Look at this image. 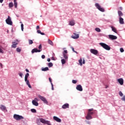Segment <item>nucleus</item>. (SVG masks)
Wrapping results in <instances>:
<instances>
[{
  "label": "nucleus",
  "instance_id": "obj_24",
  "mask_svg": "<svg viewBox=\"0 0 125 125\" xmlns=\"http://www.w3.org/2000/svg\"><path fill=\"white\" fill-rule=\"evenodd\" d=\"M111 28L112 29V31L117 34V29H116V28L114 27L113 26H111Z\"/></svg>",
  "mask_w": 125,
  "mask_h": 125
},
{
  "label": "nucleus",
  "instance_id": "obj_37",
  "mask_svg": "<svg viewBox=\"0 0 125 125\" xmlns=\"http://www.w3.org/2000/svg\"><path fill=\"white\" fill-rule=\"evenodd\" d=\"M71 48L72 51H73V52H75V53H77V54H78V52L77 51H75V49L73 47H71Z\"/></svg>",
  "mask_w": 125,
  "mask_h": 125
},
{
  "label": "nucleus",
  "instance_id": "obj_6",
  "mask_svg": "<svg viewBox=\"0 0 125 125\" xmlns=\"http://www.w3.org/2000/svg\"><path fill=\"white\" fill-rule=\"evenodd\" d=\"M95 6L97 7V8L100 10V11H102V12H104L105 11V10H104V8H101V6L100 5H99L98 3H96L95 4Z\"/></svg>",
  "mask_w": 125,
  "mask_h": 125
},
{
  "label": "nucleus",
  "instance_id": "obj_30",
  "mask_svg": "<svg viewBox=\"0 0 125 125\" xmlns=\"http://www.w3.org/2000/svg\"><path fill=\"white\" fill-rule=\"evenodd\" d=\"M38 34H41V35H42V36L44 35V33H42L41 31L40 30H37Z\"/></svg>",
  "mask_w": 125,
  "mask_h": 125
},
{
  "label": "nucleus",
  "instance_id": "obj_32",
  "mask_svg": "<svg viewBox=\"0 0 125 125\" xmlns=\"http://www.w3.org/2000/svg\"><path fill=\"white\" fill-rule=\"evenodd\" d=\"M48 66L49 68H51V67H53V63H52V62H49L48 64Z\"/></svg>",
  "mask_w": 125,
  "mask_h": 125
},
{
  "label": "nucleus",
  "instance_id": "obj_7",
  "mask_svg": "<svg viewBox=\"0 0 125 125\" xmlns=\"http://www.w3.org/2000/svg\"><path fill=\"white\" fill-rule=\"evenodd\" d=\"M6 24L8 25H12V21H11V18L9 16H8V18L5 20Z\"/></svg>",
  "mask_w": 125,
  "mask_h": 125
},
{
  "label": "nucleus",
  "instance_id": "obj_51",
  "mask_svg": "<svg viewBox=\"0 0 125 125\" xmlns=\"http://www.w3.org/2000/svg\"><path fill=\"white\" fill-rule=\"evenodd\" d=\"M77 83V81L76 80H72V83Z\"/></svg>",
  "mask_w": 125,
  "mask_h": 125
},
{
  "label": "nucleus",
  "instance_id": "obj_11",
  "mask_svg": "<svg viewBox=\"0 0 125 125\" xmlns=\"http://www.w3.org/2000/svg\"><path fill=\"white\" fill-rule=\"evenodd\" d=\"M76 89L79 91H83V87L81 85H78L76 87Z\"/></svg>",
  "mask_w": 125,
  "mask_h": 125
},
{
  "label": "nucleus",
  "instance_id": "obj_56",
  "mask_svg": "<svg viewBox=\"0 0 125 125\" xmlns=\"http://www.w3.org/2000/svg\"><path fill=\"white\" fill-rule=\"evenodd\" d=\"M25 71H26V72H27V73H29V71L28 69H25Z\"/></svg>",
  "mask_w": 125,
  "mask_h": 125
},
{
  "label": "nucleus",
  "instance_id": "obj_21",
  "mask_svg": "<svg viewBox=\"0 0 125 125\" xmlns=\"http://www.w3.org/2000/svg\"><path fill=\"white\" fill-rule=\"evenodd\" d=\"M32 103L33 105H34V106H39V103H38L37 102L33 100L32 101Z\"/></svg>",
  "mask_w": 125,
  "mask_h": 125
},
{
  "label": "nucleus",
  "instance_id": "obj_33",
  "mask_svg": "<svg viewBox=\"0 0 125 125\" xmlns=\"http://www.w3.org/2000/svg\"><path fill=\"white\" fill-rule=\"evenodd\" d=\"M61 62H62V65H64V64H65V63H66V60L62 59L61 60Z\"/></svg>",
  "mask_w": 125,
  "mask_h": 125
},
{
  "label": "nucleus",
  "instance_id": "obj_53",
  "mask_svg": "<svg viewBox=\"0 0 125 125\" xmlns=\"http://www.w3.org/2000/svg\"><path fill=\"white\" fill-rule=\"evenodd\" d=\"M36 29H37V30H39V29H40V26H39V25L37 26Z\"/></svg>",
  "mask_w": 125,
  "mask_h": 125
},
{
  "label": "nucleus",
  "instance_id": "obj_38",
  "mask_svg": "<svg viewBox=\"0 0 125 125\" xmlns=\"http://www.w3.org/2000/svg\"><path fill=\"white\" fill-rule=\"evenodd\" d=\"M31 111L32 112V113H37V110H36V109L33 108V109H31Z\"/></svg>",
  "mask_w": 125,
  "mask_h": 125
},
{
  "label": "nucleus",
  "instance_id": "obj_43",
  "mask_svg": "<svg viewBox=\"0 0 125 125\" xmlns=\"http://www.w3.org/2000/svg\"><path fill=\"white\" fill-rule=\"evenodd\" d=\"M67 53H68V51L66 50H64L63 52V54H67Z\"/></svg>",
  "mask_w": 125,
  "mask_h": 125
},
{
  "label": "nucleus",
  "instance_id": "obj_55",
  "mask_svg": "<svg viewBox=\"0 0 125 125\" xmlns=\"http://www.w3.org/2000/svg\"><path fill=\"white\" fill-rule=\"evenodd\" d=\"M3 0H0V3H2Z\"/></svg>",
  "mask_w": 125,
  "mask_h": 125
},
{
  "label": "nucleus",
  "instance_id": "obj_36",
  "mask_svg": "<svg viewBox=\"0 0 125 125\" xmlns=\"http://www.w3.org/2000/svg\"><path fill=\"white\" fill-rule=\"evenodd\" d=\"M95 31H96V32H101V30L99 28H96Z\"/></svg>",
  "mask_w": 125,
  "mask_h": 125
},
{
  "label": "nucleus",
  "instance_id": "obj_49",
  "mask_svg": "<svg viewBox=\"0 0 125 125\" xmlns=\"http://www.w3.org/2000/svg\"><path fill=\"white\" fill-rule=\"evenodd\" d=\"M42 59H44V58H45V56H44V55H42Z\"/></svg>",
  "mask_w": 125,
  "mask_h": 125
},
{
  "label": "nucleus",
  "instance_id": "obj_46",
  "mask_svg": "<svg viewBox=\"0 0 125 125\" xmlns=\"http://www.w3.org/2000/svg\"><path fill=\"white\" fill-rule=\"evenodd\" d=\"M120 51H121V52H124V51H125V50H124V48H120Z\"/></svg>",
  "mask_w": 125,
  "mask_h": 125
},
{
  "label": "nucleus",
  "instance_id": "obj_29",
  "mask_svg": "<svg viewBox=\"0 0 125 125\" xmlns=\"http://www.w3.org/2000/svg\"><path fill=\"white\" fill-rule=\"evenodd\" d=\"M14 6L16 8H17V0H14Z\"/></svg>",
  "mask_w": 125,
  "mask_h": 125
},
{
  "label": "nucleus",
  "instance_id": "obj_18",
  "mask_svg": "<svg viewBox=\"0 0 125 125\" xmlns=\"http://www.w3.org/2000/svg\"><path fill=\"white\" fill-rule=\"evenodd\" d=\"M12 47H13L14 48H16V47H17V44H18V43L17 42H12Z\"/></svg>",
  "mask_w": 125,
  "mask_h": 125
},
{
  "label": "nucleus",
  "instance_id": "obj_59",
  "mask_svg": "<svg viewBox=\"0 0 125 125\" xmlns=\"http://www.w3.org/2000/svg\"><path fill=\"white\" fill-rule=\"evenodd\" d=\"M108 86H106L105 88H107Z\"/></svg>",
  "mask_w": 125,
  "mask_h": 125
},
{
  "label": "nucleus",
  "instance_id": "obj_31",
  "mask_svg": "<svg viewBox=\"0 0 125 125\" xmlns=\"http://www.w3.org/2000/svg\"><path fill=\"white\" fill-rule=\"evenodd\" d=\"M48 42L49 44H50L51 45H53V42L51 41L50 40L48 39Z\"/></svg>",
  "mask_w": 125,
  "mask_h": 125
},
{
  "label": "nucleus",
  "instance_id": "obj_40",
  "mask_svg": "<svg viewBox=\"0 0 125 125\" xmlns=\"http://www.w3.org/2000/svg\"><path fill=\"white\" fill-rule=\"evenodd\" d=\"M16 51L17 52H21V49L20 48H17Z\"/></svg>",
  "mask_w": 125,
  "mask_h": 125
},
{
  "label": "nucleus",
  "instance_id": "obj_12",
  "mask_svg": "<svg viewBox=\"0 0 125 125\" xmlns=\"http://www.w3.org/2000/svg\"><path fill=\"white\" fill-rule=\"evenodd\" d=\"M118 82L121 85H123L124 84V79H123V78L118 79Z\"/></svg>",
  "mask_w": 125,
  "mask_h": 125
},
{
  "label": "nucleus",
  "instance_id": "obj_47",
  "mask_svg": "<svg viewBox=\"0 0 125 125\" xmlns=\"http://www.w3.org/2000/svg\"><path fill=\"white\" fill-rule=\"evenodd\" d=\"M83 64H85V60H84V58L83 59Z\"/></svg>",
  "mask_w": 125,
  "mask_h": 125
},
{
  "label": "nucleus",
  "instance_id": "obj_4",
  "mask_svg": "<svg viewBox=\"0 0 125 125\" xmlns=\"http://www.w3.org/2000/svg\"><path fill=\"white\" fill-rule=\"evenodd\" d=\"M14 119H15V120H16L17 121H20V120H23V119H24V117L21 115L14 114Z\"/></svg>",
  "mask_w": 125,
  "mask_h": 125
},
{
  "label": "nucleus",
  "instance_id": "obj_48",
  "mask_svg": "<svg viewBox=\"0 0 125 125\" xmlns=\"http://www.w3.org/2000/svg\"><path fill=\"white\" fill-rule=\"evenodd\" d=\"M52 85V90H54V88L53 87V83H51Z\"/></svg>",
  "mask_w": 125,
  "mask_h": 125
},
{
  "label": "nucleus",
  "instance_id": "obj_9",
  "mask_svg": "<svg viewBox=\"0 0 125 125\" xmlns=\"http://www.w3.org/2000/svg\"><path fill=\"white\" fill-rule=\"evenodd\" d=\"M108 37L110 40H117L118 39V37L114 35H109Z\"/></svg>",
  "mask_w": 125,
  "mask_h": 125
},
{
  "label": "nucleus",
  "instance_id": "obj_25",
  "mask_svg": "<svg viewBox=\"0 0 125 125\" xmlns=\"http://www.w3.org/2000/svg\"><path fill=\"white\" fill-rule=\"evenodd\" d=\"M0 53L3 54V47L0 45Z\"/></svg>",
  "mask_w": 125,
  "mask_h": 125
},
{
  "label": "nucleus",
  "instance_id": "obj_60",
  "mask_svg": "<svg viewBox=\"0 0 125 125\" xmlns=\"http://www.w3.org/2000/svg\"><path fill=\"white\" fill-rule=\"evenodd\" d=\"M53 60H54V58H53Z\"/></svg>",
  "mask_w": 125,
  "mask_h": 125
},
{
  "label": "nucleus",
  "instance_id": "obj_34",
  "mask_svg": "<svg viewBox=\"0 0 125 125\" xmlns=\"http://www.w3.org/2000/svg\"><path fill=\"white\" fill-rule=\"evenodd\" d=\"M28 42H29V44H33V43H34V42H33V40H29Z\"/></svg>",
  "mask_w": 125,
  "mask_h": 125
},
{
  "label": "nucleus",
  "instance_id": "obj_27",
  "mask_svg": "<svg viewBox=\"0 0 125 125\" xmlns=\"http://www.w3.org/2000/svg\"><path fill=\"white\" fill-rule=\"evenodd\" d=\"M69 25H70V26H74V25H75V21H70Z\"/></svg>",
  "mask_w": 125,
  "mask_h": 125
},
{
  "label": "nucleus",
  "instance_id": "obj_45",
  "mask_svg": "<svg viewBox=\"0 0 125 125\" xmlns=\"http://www.w3.org/2000/svg\"><path fill=\"white\" fill-rule=\"evenodd\" d=\"M19 75L20 76V77H21V78H22V76H23V73H19Z\"/></svg>",
  "mask_w": 125,
  "mask_h": 125
},
{
  "label": "nucleus",
  "instance_id": "obj_28",
  "mask_svg": "<svg viewBox=\"0 0 125 125\" xmlns=\"http://www.w3.org/2000/svg\"><path fill=\"white\" fill-rule=\"evenodd\" d=\"M63 57L65 59V60H67L68 59V55L67 54H63Z\"/></svg>",
  "mask_w": 125,
  "mask_h": 125
},
{
  "label": "nucleus",
  "instance_id": "obj_39",
  "mask_svg": "<svg viewBox=\"0 0 125 125\" xmlns=\"http://www.w3.org/2000/svg\"><path fill=\"white\" fill-rule=\"evenodd\" d=\"M21 31H24V24L23 23L21 24Z\"/></svg>",
  "mask_w": 125,
  "mask_h": 125
},
{
  "label": "nucleus",
  "instance_id": "obj_3",
  "mask_svg": "<svg viewBox=\"0 0 125 125\" xmlns=\"http://www.w3.org/2000/svg\"><path fill=\"white\" fill-rule=\"evenodd\" d=\"M99 44L106 50H110V49H111V47L105 43L101 42L99 43Z\"/></svg>",
  "mask_w": 125,
  "mask_h": 125
},
{
  "label": "nucleus",
  "instance_id": "obj_1",
  "mask_svg": "<svg viewBox=\"0 0 125 125\" xmlns=\"http://www.w3.org/2000/svg\"><path fill=\"white\" fill-rule=\"evenodd\" d=\"M42 123V124H44V125H51V123H50V121L45 120L43 119V118H38L37 120V124L38 125H40Z\"/></svg>",
  "mask_w": 125,
  "mask_h": 125
},
{
  "label": "nucleus",
  "instance_id": "obj_5",
  "mask_svg": "<svg viewBox=\"0 0 125 125\" xmlns=\"http://www.w3.org/2000/svg\"><path fill=\"white\" fill-rule=\"evenodd\" d=\"M38 97L42 100V101H43L44 103L45 104H48V102H47V100H46V99L45 98L41 96V95H38Z\"/></svg>",
  "mask_w": 125,
  "mask_h": 125
},
{
  "label": "nucleus",
  "instance_id": "obj_26",
  "mask_svg": "<svg viewBox=\"0 0 125 125\" xmlns=\"http://www.w3.org/2000/svg\"><path fill=\"white\" fill-rule=\"evenodd\" d=\"M79 62L80 66H83V59L80 58V59L79 60Z\"/></svg>",
  "mask_w": 125,
  "mask_h": 125
},
{
  "label": "nucleus",
  "instance_id": "obj_16",
  "mask_svg": "<svg viewBox=\"0 0 125 125\" xmlns=\"http://www.w3.org/2000/svg\"><path fill=\"white\" fill-rule=\"evenodd\" d=\"M69 108V104H63L62 106V109H67V108Z\"/></svg>",
  "mask_w": 125,
  "mask_h": 125
},
{
  "label": "nucleus",
  "instance_id": "obj_22",
  "mask_svg": "<svg viewBox=\"0 0 125 125\" xmlns=\"http://www.w3.org/2000/svg\"><path fill=\"white\" fill-rule=\"evenodd\" d=\"M49 68H48V67H46L45 68L42 67V71H43V72H45L46 71H49Z\"/></svg>",
  "mask_w": 125,
  "mask_h": 125
},
{
  "label": "nucleus",
  "instance_id": "obj_10",
  "mask_svg": "<svg viewBox=\"0 0 125 125\" xmlns=\"http://www.w3.org/2000/svg\"><path fill=\"white\" fill-rule=\"evenodd\" d=\"M53 119L54 121H56V122H57V123H61V119L56 116H54Z\"/></svg>",
  "mask_w": 125,
  "mask_h": 125
},
{
  "label": "nucleus",
  "instance_id": "obj_57",
  "mask_svg": "<svg viewBox=\"0 0 125 125\" xmlns=\"http://www.w3.org/2000/svg\"><path fill=\"white\" fill-rule=\"evenodd\" d=\"M119 8H120V10H123V7H120Z\"/></svg>",
  "mask_w": 125,
  "mask_h": 125
},
{
  "label": "nucleus",
  "instance_id": "obj_54",
  "mask_svg": "<svg viewBox=\"0 0 125 125\" xmlns=\"http://www.w3.org/2000/svg\"><path fill=\"white\" fill-rule=\"evenodd\" d=\"M47 61H48V62H50V58L47 59Z\"/></svg>",
  "mask_w": 125,
  "mask_h": 125
},
{
  "label": "nucleus",
  "instance_id": "obj_41",
  "mask_svg": "<svg viewBox=\"0 0 125 125\" xmlns=\"http://www.w3.org/2000/svg\"><path fill=\"white\" fill-rule=\"evenodd\" d=\"M34 101H35L36 102H38V101H40L38 98H35L34 100H33Z\"/></svg>",
  "mask_w": 125,
  "mask_h": 125
},
{
  "label": "nucleus",
  "instance_id": "obj_58",
  "mask_svg": "<svg viewBox=\"0 0 125 125\" xmlns=\"http://www.w3.org/2000/svg\"><path fill=\"white\" fill-rule=\"evenodd\" d=\"M0 67H2V64L1 63H0Z\"/></svg>",
  "mask_w": 125,
  "mask_h": 125
},
{
  "label": "nucleus",
  "instance_id": "obj_2",
  "mask_svg": "<svg viewBox=\"0 0 125 125\" xmlns=\"http://www.w3.org/2000/svg\"><path fill=\"white\" fill-rule=\"evenodd\" d=\"M29 76H30L29 73L26 74L24 77V81L26 84L28 85V87H29V88H32V86H31V84H30V81H29L28 80V78H29Z\"/></svg>",
  "mask_w": 125,
  "mask_h": 125
},
{
  "label": "nucleus",
  "instance_id": "obj_50",
  "mask_svg": "<svg viewBox=\"0 0 125 125\" xmlns=\"http://www.w3.org/2000/svg\"><path fill=\"white\" fill-rule=\"evenodd\" d=\"M49 82H50V83H51H51H52V81H51V78H49Z\"/></svg>",
  "mask_w": 125,
  "mask_h": 125
},
{
  "label": "nucleus",
  "instance_id": "obj_42",
  "mask_svg": "<svg viewBox=\"0 0 125 125\" xmlns=\"http://www.w3.org/2000/svg\"><path fill=\"white\" fill-rule=\"evenodd\" d=\"M119 95H120V96H123V95H124V94H123V92H122V91H120L119 92Z\"/></svg>",
  "mask_w": 125,
  "mask_h": 125
},
{
  "label": "nucleus",
  "instance_id": "obj_13",
  "mask_svg": "<svg viewBox=\"0 0 125 125\" xmlns=\"http://www.w3.org/2000/svg\"><path fill=\"white\" fill-rule=\"evenodd\" d=\"M92 111H93V108H91L88 109V114L89 115H93L94 114V112H93Z\"/></svg>",
  "mask_w": 125,
  "mask_h": 125
},
{
  "label": "nucleus",
  "instance_id": "obj_17",
  "mask_svg": "<svg viewBox=\"0 0 125 125\" xmlns=\"http://www.w3.org/2000/svg\"><path fill=\"white\" fill-rule=\"evenodd\" d=\"M119 23H120L122 24H125V22L124 21V19H123V18H119Z\"/></svg>",
  "mask_w": 125,
  "mask_h": 125
},
{
  "label": "nucleus",
  "instance_id": "obj_14",
  "mask_svg": "<svg viewBox=\"0 0 125 125\" xmlns=\"http://www.w3.org/2000/svg\"><path fill=\"white\" fill-rule=\"evenodd\" d=\"M71 37H72V39H79L80 36H79V34L74 33V35H72Z\"/></svg>",
  "mask_w": 125,
  "mask_h": 125
},
{
  "label": "nucleus",
  "instance_id": "obj_19",
  "mask_svg": "<svg viewBox=\"0 0 125 125\" xmlns=\"http://www.w3.org/2000/svg\"><path fill=\"white\" fill-rule=\"evenodd\" d=\"M86 120H91L92 119V117L90 114H88L87 113V116H86Z\"/></svg>",
  "mask_w": 125,
  "mask_h": 125
},
{
  "label": "nucleus",
  "instance_id": "obj_44",
  "mask_svg": "<svg viewBox=\"0 0 125 125\" xmlns=\"http://www.w3.org/2000/svg\"><path fill=\"white\" fill-rule=\"evenodd\" d=\"M121 100H122V101H124L125 102V96H124L123 97V98H122Z\"/></svg>",
  "mask_w": 125,
  "mask_h": 125
},
{
  "label": "nucleus",
  "instance_id": "obj_23",
  "mask_svg": "<svg viewBox=\"0 0 125 125\" xmlns=\"http://www.w3.org/2000/svg\"><path fill=\"white\" fill-rule=\"evenodd\" d=\"M118 13L119 17H122V16L124 15V14H123V12H122L121 11H118Z\"/></svg>",
  "mask_w": 125,
  "mask_h": 125
},
{
  "label": "nucleus",
  "instance_id": "obj_20",
  "mask_svg": "<svg viewBox=\"0 0 125 125\" xmlns=\"http://www.w3.org/2000/svg\"><path fill=\"white\" fill-rule=\"evenodd\" d=\"M0 108L1 110H2V111H5V110H6V107L3 105H1Z\"/></svg>",
  "mask_w": 125,
  "mask_h": 125
},
{
  "label": "nucleus",
  "instance_id": "obj_8",
  "mask_svg": "<svg viewBox=\"0 0 125 125\" xmlns=\"http://www.w3.org/2000/svg\"><path fill=\"white\" fill-rule=\"evenodd\" d=\"M90 52L91 53L94 54V55H97V54H98V51L94 49H91Z\"/></svg>",
  "mask_w": 125,
  "mask_h": 125
},
{
  "label": "nucleus",
  "instance_id": "obj_15",
  "mask_svg": "<svg viewBox=\"0 0 125 125\" xmlns=\"http://www.w3.org/2000/svg\"><path fill=\"white\" fill-rule=\"evenodd\" d=\"M41 50L38 49V48H34L31 51L32 53H35V52H41Z\"/></svg>",
  "mask_w": 125,
  "mask_h": 125
},
{
  "label": "nucleus",
  "instance_id": "obj_52",
  "mask_svg": "<svg viewBox=\"0 0 125 125\" xmlns=\"http://www.w3.org/2000/svg\"><path fill=\"white\" fill-rule=\"evenodd\" d=\"M42 44H40V45H39V49H42Z\"/></svg>",
  "mask_w": 125,
  "mask_h": 125
},
{
  "label": "nucleus",
  "instance_id": "obj_35",
  "mask_svg": "<svg viewBox=\"0 0 125 125\" xmlns=\"http://www.w3.org/2000/svg\"><path fill=\"white\" fill-rule=\"evenodd\" d=\"M9 7H10V8L13 7V3H12V2L9 3Z\"/></svg>",
  "mask_w": 125,
  "mask_h": 125
}]
</instances>
